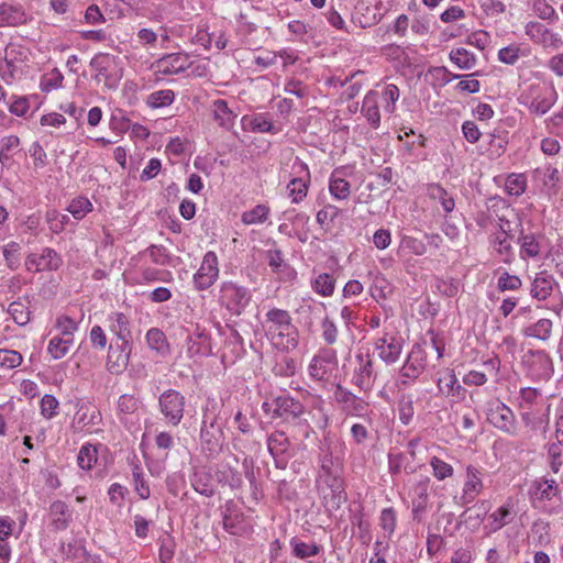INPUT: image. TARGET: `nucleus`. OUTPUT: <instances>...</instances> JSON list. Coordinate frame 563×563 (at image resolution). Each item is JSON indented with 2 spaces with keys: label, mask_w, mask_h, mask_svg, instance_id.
<instances>
[{
  "label": "nucleus",
  "mask_w": 563,
  "mask_h": 563,
  "mask_svg": "<svg viewBox=\"0 0 563 563\" xmlns=\"http://www.w3.org/2000/svg\"><path fill=\"white\" fill-rule=\"evenodd\" d=\"M262 328L271 344L283 352L295 350L298 345V329L292 323L289 311L273 307L266 313Z\"/></svg>",
  "instance_id": "f257e3e1"
},
{
  "label": "nucleus",
  "mask_w": 563,
  "mask_h": 563,
  "mask_svg": "<svg viewBox=\"0 0 563 563\" xmlns=\"http://www.w3.org/2000/svg\"><path fill=\"white\" fill-rule=\"evenodd\" d=\"M558 100V92L552 84L531 82L520 92L518 101L530 112L543 115L550 111Z\"/></svg>",
  "instance_id": "f03ea898"
},
{
  "label": "nucleus",
  "mask_w": 563,
  "mask_h": 563,
  "mask_svg": "<svg viewBox=\"0 0 563 563\" xmlns=\"http://www.w3.org/2000/svg\"><path fill=\"white\" fill-rule=\"evenodd\" d=\"M252 294L245 286L227 280L220 285L219 303L231 316H241L249 307Z\"/></svg>",
  "instance_id": "7ed1b4c3"
},
{
  "label": "nucleus",
  "mask_w": 563,
  "mask_h": 563,
  "mask_svg": "<svg viewBox=\"0 0 563 563\" xmlns=\"http://www.w3.org/2000/svg\"><path fill=\"white\" fill-rule=\"evenodd\" d=\"M545 401L539 389L533 387H523L519 391V408L521 409V420L527 427L536 429L544 422L539 415L544 408Z\"/></svg>",
  "instance_id": "20e7f679"
},
{
  "label": "nucleus",
  "mask_w": 563,
  "mask_h": 563,
  "mask_svg": "<svg viewBox=\"0 0 563 563\" xmlns=\"http://www.w3.org/2000/svg\"><path fill=\"white\" fill-rule=\"evenodd\" d=\"M262 409L265 413L272 415V418H282L287 421L299 419L305 413V406L287 393L264 401Z\"/></svg>",
  "instance_id": "39448f33"
},
{
  "label": "nucleus",
  "mask_w": 563,
  "mask_h": 563,
  "mask_svg": "<svg viewBox=\"0 0 563 563\" xmlns=\"http://www.w3.org/2000/svg\"><path fill=\"white\" fill-rule=\"evenodd\" d=\"M486 416L487 421L496 429L511 437L518 435L519 428L516 416L512 409L501 400L493 399L488 401Z\"/></svg>",
  "instance_id": "423d86ee"
},
{
  "label": "nucleus",
  "mask_w": 563,
  "mask_h": 563,
  "mask_svg": "<svg viewBox=\"0 0 563 563\" xmlns=\"http://www.w3.org/2000/svg\"><path fill=\"white\" fill-rule=\"evenodd\" d=\"M338 369V354L334 349L321 347L308 365L309 377L314 382H329Z\"/></svg>",
  "instance_id": "0eeeda50"
},
{
  "label": "nucleus",
  "mask_w": 563,
  "mask_h": 563,
  "mask_svg": "<svg viewBox=\"0 0 563 563\" xmlns=\"http://www.w3.org/2000/svg\"><path fill=\"white\" fill-rule=\"evenodd\" d=\"M319 492L322 505L329 512L338 510L346 501L343 481L336 475H328L320 482Z\"/></svg>",
  "instance_id": "6e6552de"
},
{
  "label": "nucleus",
  "mask_w": 563,
  "mask_h": 563,
  "mask_svg": "<svg viewBox=\"0 0 563 563\" xmlns=\"http://www.w3.org/2000/svg\"><path fill=\"white\" fill-rule=\"evenodd\" d=\"M511 230L505 225L498 224V228L488 236V245L492 254L498 258L500 263L511 264L515 260V251L511 244Z\"/></svg>",
  "instance_id": "1a4fd4ad"
},
{
  "label": "nucleus",
  "mask_w": 563,
  "mask_h": 563,
  "mask_svg": "<svg viewBox=\"0 0 563 563\" xmlns=\"http://www.w3.org/2000/svg\"><path fill=\"white\" fill-rule=\"evenodd\" d=\"M484 474L485 470L481 466L468 464L465 467V478L462 487L461 496L459 497V504L461 506H467L475 501L484 490Z\"/></svg>",
  "instance_id": "9d476101"
},
{
  "label": "nucleus",
  "mask_w": 563,
  "mask_h": 563,
  "mask_svg": "<svg viewBox=\"0 0 563 563\" xmlns=\"http://www.w3.org/2000/svg\"><path fill=\"white\" fill-rule=\"evenodd\" d=\"M219 260L213 251H208L198 271L194 274L192 284L195 289L202 291L209 289L219 278Z\"/></svg>",
  "instance_id": "9b49d317"
},
{
  "label": "nucleus",
  "mask_w": 563,
  "mask_h": 563,
  "mask_svg": "<svg viewBox=\"0 0 563 563\" xmlns=\"http://www.w3.org/2000/svg\"><path fill=\"white\" fill-rule=\"evenodd\" d=\"M186 399L175 389L165 390L158 398L159 410L166 421L178 426L184 417Z\"/></svg>",
  "instance_id": "f8f14e48"
},
{
  "label": "nucleus",
  "mask_w": 563,
  "mask_h": 563,
  "mask_svg": "<svg viewBox=\"0 0 563 563\" xmlns=\"http://www.w3.org/2000/svg\"><path fill=\"white\" fill-rule=\"evenodd\" d=\"M95 70V80L108 89H114L119 85L120 76L114 73L115 57L110 54H97L90 60Z\"/></svg>",
  "instance_id": "ddd939ff"
},
{
  "label": "nucleus",
  "mask_w": 563,
  "mask_h": 563,
  "mask_svg": "<svg viewBox=\"0 0 563 563\" xmlns=\"http://www.w3.org/2000/svg\"><path fill=\"white\" fill-rule=\"evenodd\" d=\"M291 168L296 177L290 179L287 185L288 197L292 203H300L308 194L310 170L308 165L298 157L295 158Z\"/></svg>",
  "instance_id": "4468645a"
},
{
  "label": "nucleus",
  "mask_w": 563,
  "mask_h": 563,
  "mask_svg": "<svg viewBox=\"0 0 563 563\" xmlns=\"http://www.w3.org/2000/svg\"><path fill=\"white\" fill-rule=\"evenodd\" d=\"M184 349L187 357L198 360L212 354L211 338L209 332L196 325L195 330L189 333L185 340Z\"/></svg>",
  "instance_id": "2eb2a0df"
},
{
  "label": "nucleus",
  "mask_w": 563,
  "mask_h": 563,
  "mask_svg": "<svg viewBox=\"0 0 563 563\" xmlns=\"http://www.w3.org/2000/svg\"><path fill=\"white\" fill-rule=\"evenodd\" d=\"M63 261L59 254L51 249L43 247L40 252H33L25 258V268L32 273L57 271Z\"/></svg>",
  "instance_id": "dca6fc26"
},
{
  "label": "nucleus",
  "mask_w": 563,
  "mask_h": 563,
  "mask_svg": "<svg viewBox=\"0 0 563 563\" xmlns=\"http://www.w3.org/2000/svg\"><path fill=\"white\" fill-rule=\"evenodd\" d=\"M426 365L427 354L424 350L419 344H415L400 369V384L406 386L415 382L423 373Z\"/></svg>",
  "instance_id": "f3484780"
},
{
  "label": "nucleus",
  "mask_w": 563,
  "mask_h": 563,
  "mask_svg": "<svg viewBox=\"0 0 563 563\" xmlns=\"http://www.w3.org/2000/svg\"><path fill=\"white\" fill-rule=\"evenodd\" d=\"M525 32L533 43L544 48L559 49L563 46L562 36L540 22H528Z\"/></svg>",
  "instance_id": "a211bd4d"
},
{
  "label": "nucleus",
  "mask_w": 563,
  "mask_h": 563,
  "mask_svg": "<svg viewBox=\"0 0 563 563\" xmlns=\"http://www.w3.org/2000/svg\"><path fill=\"white\" fill-rule=\"evenodd\" d=\"M402 346V339L389 332H384L383 335L376 338L374 341V350L377 352L378 357L388 365L399 360Z\"/></svg>",
  "instance_id": "6ab92c4d"
},
{
  "label": "nucleus",
  "mask_w": 563,
  "mask_h": 563,
  "mask_svg": "<svg viewBox=\"0 0 563 563\" xmlns=\"http://www.w3.org/2000/svg\"><path fill=\"white\" fill-rule=\"evenodd\" d=\"M523 363L533 379L548 380L553 373L552 360L544 351H529Z\"/></svg>",
  "instance_id": "aec40b11"
},
{
  "label": "nucleus",
  "mask_w": 563,
  "mask_h": 563,
  "mask_svg": "<svg viewBox=\"0 0 563 563\" xmlns=\"http://www.w3.org/2000/svg\"><path fill=\"white\" fill-rule=\"evenodd\" d=\"M131 351L132 342L111 343L107 354V369L114 375L123 373L129 365Z\"/></svg>",
  "instance_id": "412c9836"
},
{
  "label": "nucleus",
  "mask_w": 563,
  "mask_h": 563,
  "mask_svg": "<svg viewBox=\"0 0 563 563\" xmlns=\"http://www.w3.org/2000/svg\"><path fill=\"white\" fill-rule=\"evenodd\" d=\"M560 487L555 479L545 476L534 479L529 487V497L533 507L544 501H551L560 496Z\"/></svg>",
  "instance_id": "4be33fe9"
},
{
  "label": "nucleus",
  "mask_w": 563,
  "mask_h": 563,
  "mask_svg": "<svg viewBox=\"0 0 563 563\" xmlns=\"http://www.w3.org/2000/svg\"><path fill=\"white\" fill-rule=\"evenodd\" d=\"M231 405L230 397L225 399L220 398V400L208 397L203 409L202 422L224 426L232 415Z\"/></svg>",
  "instance_id": "5701e85b"
},
{
  "label": "nucleus",
  "mask_w": 563,
  "mask_h": 563,
  "mask_svg": "<svg viewBox=\"0 0 563 563\" xmlns=\"http://www.w3.org/2000/svg\"><path fill=\"white\" fill-rule=\"evenodd\" d=\"M31 15L25 8L14 1L8 0L0 3V27H15L26 24Z\"/></svg>",
  "instance_id": "b1692460"
},
{
  "label": "nucleus",
  "mask_w": 563,
  "mask_h": 563,
  "mask_svg": "<svg viewBox=\"0 0 563 563\" xmlns=\"http://www.w3.org/2000/svg\"><path fill=\"white\" fill-rule=\"evenodd\" d=\"M192 63L189 56L184 53L166 54L152 65L156 73L162 75H178L190 68Z\"/></svg>",
  "instance_id": "393cba45"
},
{
  "label": "nucleus",
  "mask_w": 563,
  "mask_h": 563,
  "mask_svg": "<svg viewBox=\"0 0 563 563\" xmlns=\"http://www.w3.org/2000/svg\"><path fill=\"white\" fill-rule=\"evenodd\" d=\"M544 235L536 232H525L521 230L517 238L519 245V257L522 261L538 260L542 254V241Z\"/></svg>",
  "instance_id": "a878e982"
},
{
  "label": "nucleus",
  "mask_w": 563,
  "mask_h": 563,
  "mask_svg": "<svg viewBox=\"0 0 563 563\" xmlns=\"http://www.w3.org/2000/svg\"><path fill=\"white\" fill-rule=\"evenodd\" d=\"M200 440L203 451L209 455L218 454L224 443L223 426L201 422Z\"/></svg>",
  "instance_id": "bb28decb"
},
{
  "label": "nucleus",
  "mask_w": 563,
  "mask_h": 563,
  "mask_svg": "<svg viewBox=\"0 0 563 563\" xmlns=\"http://www.w3.org/2000/svg\"><path fill=\"white\" fill-rule=\"evenodd\" d=\"M356 360L358 364L354 369L352 383L362 390H368L375 380L374 361L368 354H358Z\"/></svg>",
  "instance_id": "cd10ccee"
},
{
  "label": "nucleus",
  "mask_w": 563,
  "mask_h": 563,
  "mask_svg": "<svg viewBox=\"0 0 563 563\" xmlns=\"http://www.w3.org/2000/svg\"><path fill=\"white\" fill-rule=\"evenodd\" d=\"M290 448V440L284 431H274L267 438V449L269 454L274 457L277 467L284 468Z\"/></svg>",
  "instance_id": "c85d7f7f"
},
{
  "label": "nucleus",
  "mask_w": 563,
  "mask_h": 563,
  "mask_svg": "<svg viewBox=\"0 0 563 563\" xmlns=\"http://www.w3.org/2000/svg\"><path fill=\"white\" fill-rule=\"evenodd\" d=\"M515 506V500L509 497L501 506L489 514L487 520L490 532H496L514 521L517 515Z\"/></svg>",
  "instance_id": "c756f323"
},
{
  "label": "nucleus",
  "mask_w": 563,
  "mask_h": 563,
  "mask_svg": "<svg viewBox=\"0 0 563 563\" xmlns=\"http://www.w3.org/2000/svg\"><path fill=\"white\" fill-rule=\"evenodd\" d=\"M558 282L548 271H541L536 274L530 287V295L533 299L544 301L551 297Z\"/></svg>",
  "instance_id": "7c9ffc66"
},
{
  "label": "nucleus",
  "mask_w": 563,
  "mask_h": 563,
  "mask_svg": "<svg viewBox=\"0 0 563 563\" xmlns=\"http://www.w3.org/2000/svg\"><path fill=\"white\" fill-rule=\"evenodd\" d=\"M379 92L377 90H368L363 98L361 112L366 119L369 126L377 130L380 126L382 115L378 107Z\"/></svg>",
  "instance_id": "2f4dec72"
},
{
  "label": "nucleus",
  "mask_w": 563,
  "mask_h": 563,
  "mask_svg": "<svg viewBox=\"0 0 563 563\" xmlns=\"http://www.w3.org/2000/svg\"><path fill=\"white\" fill-rule=\"evenodd\" d=\"M107 327L119 342H131V323L123 312L114 311L107 316Z\"/></svg>",
  "instance_id": "473e14b6"
},
{
  "label": "nucleus",
  "mask_w": 563,
  "mask_h": 563,
  "mask_svg": "<svg viewBox=\"0 0 563 563\" xmlns=\"http://www.w3.org/2000/svg\"><path fill=\"white\" fill-rule=\"evenodd\" d=\"M437 386L439 393L445 397L462 399L465 397L466 389L460 384L453 369H448L438 379Z\"/></svg>",
  "instance_id": "72a5a7b5"
},
{
  "label": "nucleus",
  "mask_w": 563,
  "mask_h": 563,
  "mask_svg": "<svg viewBox=\"0 0 563 563\" xmlns=\"http://www.w3.org/2000/svg\"><path fill=\"white\" fill-rule=\"evenodd\" d=\"M170 258L172 256L165 246L152 244L133 256L131 261L133 262V265H139V263L147 262V260H150L155 265L166 266L169 265Z\"/></svg>",
  "instance_id": "f704fd0d"
},
{
  "label": "nucleus",
  "mask_w": 563,
  "mask_h": 563,
  "mask_svg": "<svg viewBox=\"0 0 563 563\" xmlns=\"http://www.w3.org/2000/svg\"><path fill=\"white\" fill-rule=\"evenodd\" d=\"M101 421V413L95 407L80 405L74 416V426L80 431L90 429Z\"/></svg>",
  "instance_id": "c9c22d12"
},
{
  "label": "nucleus",
  "mask_w": 563,
  "mask_h": 563,
  "mask_svg": "<svg viewBox=\"0 0 563 563\" xmlns=\"http://www.w3.org/2000/svg\"><path fill=\"white\" fill-rule=\"evenodd\" d=\"M429 478L418 482L412 487V515L415 520H419L420 516L426 511L428 504Z\"/></svg>",
  "instance_id": "e433bc0d"
},
{
  "label": "nucleus",
  "mask_w": 563,
  "mask_h": 563,
  "mask_svg": "<svg viewBox=\"0 0 563 563\" xmlns=\"http://www.w3.org/2000/svg\"><path fill=\"white\" fill-rule=\"evenodd\" d=\"M134 266L137 268V273L141 277L140 283H172L174 280L170 271L151 267L146 262L139 263V265Z\"/></svg>",
  "instance_id": "4c0bfd02"
},
{
  "label": "nucleus",
  "mask_w": 563,
  "mask_h": 563,
  "mask_svg": "<svg viewBox=\"0 0 563 563\" xmlns=\"http://www.w3.org/2000/svg\"><path fill=\"white\" fill-rule=\"evenodd\" d=\"M139 410V400L129 394H123L119 397L117 402V413L120 421L124 424L133 422L134 416Z\"/></svg>",
  "instance_id": "58836bf2"
},
{
  "label": "nucleus",
  "mask_w": 563,
  "mask_h": 563,
  "mask_svg": "<svg viewBox=\"0 0 563 563\" xmlns=\"http://www.w3.org/2000/svg\"><path fill=\"white\" fill-rule=\"evenodd\" d=\"M211 111L214 121H217L220 126L229 130L234 125L236 115L232 110L229 109L228 102L225 100H214L211 104Z\"/></svg>",
  "instance_id": "ea45409f"
},
{
  "label": "nucleus",
  "mask_w": 563,
  "mask_h": 563,
  "mask_svg": "<svg viewBox=\"0 0 563 563\" xmlns=\"http://www.w3.org/2000/svg\"><path fill=\"white\" fill-rule=\"evenodd\" d=\"M191 487L200 495L212 497L214 495V486L212 476L209 472L200 468L195 470L190 478Z\"/></svg>",
  "instance_id": "a19ab883"
},
{
  "label": "nucleus",
  "mask_w": 563,
  "mask_h": 563,
  "mask_svg": "<svg viewBox=\"0 0 563 563\" xmlns=\"http://www.w3.org/2000/svg\"><path fill=\"white\" fill-rule=\"evenodd\" d=\"M329 191L335 200H345L351 195L350 183L342 177L341 170L335 169L329 178Z\"/></svg>",
  "instance_id": "79ce46f5"
},
{
  "label": "nucleus",
  "mask_w": 563,
  "mask_h": 563,
  "mask_svg": "<svg viewBox=\"0 0 563 563\" xmlns=\"http://www.w3.org/2000/svg\"><path fill=\"white\" fill-rule=\"evenodd\" d=\"M553 322L548 318L539 319L537 322L522 329L526 338H533L540 341H547L552 334Z\"/></svg>",
  "instance_id": "37998d69"
},
{
  "label": "nucleus",
  "mask_w": 563,
  "mask_h": 563,
  "mask_svg": "<svg viewBox=\"0 0 563 563\" xmlns=\"http://www.w3.org/2000/svg\"><path fill=\"white\" fill-rule=\"evenodd\" d=\"M449 59L461 70H471L477 64V56L464 47L451 49Z\"/></svg>",
  "instance_id": "c03bdc74"
},
{
  "label": "nucleus",
  "mask_w": 563,
  "mask_h": 563,
  "mask_svg": "<svg viewBox=\"0 0 563 563\" xmlns=\"http://www.w3.org/2000/svg\"><path fill=\"white\" fill-rule=\"evenodd\" d=\"M242 120L244 123L247 122L250 130L255 133L276 134L280 131L272 123L266 113H256L251 117H244Z\"/></svg>",
  "instance_id": "a18cd8bd"
},
{
  "label": "nucleus",
  "mask_w": 563,
  "mask_h": 563,
  "mask_svg": "<svg viewBox=\"0 0 563 563\" xmlns=\"http://www.w3.org/2000/svg\"><path fill=\"white\" fill-rule=\"evenodd\" d=\"M20 139L16 135H8L0 141V164L2 167L9 168L12 157L19 152Z\"/></svg>",
  "instance_id": "49530a36"
},
{
  "label": "nucleus",
  "mask_w": 563,
  "mask_h": 563,
  "mask_svg": "<svg viewBox=\"0 0 563 563\" xmlns=\"http://www.w3.org/2000/svg\"><path fill=\"white\" fill-rule=\"evenodd\" d=\"M271 209L267 205L260 203L241 214V221L245 225L263 224L267 221Z\"/></svg>",
  "instance_id": "de8ad7c7"
},
{
  "label": "nucleus",
  "mask_w": 563,
  "mask_h": 563,
  "mask_svg": "<svg viewBox=\"0 0 563 563\" xmlns=\"http://www.w3.org/2000/svg\"><path fill=\"white\" fill-rule=\"evenodd\" d=\"M400 91L395 84H386L379 93V99L383 102V110L386 114H394L396 111V103L399 100Z\"/></svg>",
  "instance_id": "09e8293b"
},
{
  "label": "nucleus",
  "mask_w": 563,
  "mask_h": 563,
  "mask_svg": "<svg viewBox=\"0 0 563 563\" xmlns=\"http://www.w3.org/2000/svg\"><path fill=\"white\" fill-rule=\"evenodd\" d=\"M49 509L51 515L54 517L53 525L55 529H66L71 518V514L68 509V506L62 500H56L51 505Z\"/></svg>",
  "instance_id": "8fccbe9b"
},
{
  "label": "nucleus",
  "mask_w": 563,
  "mask_h": 563,
  "mask_svg": "<svg viewBox=\"0 0 563 563\" xmlns=\"http://www.w3.org/2000/svg\"><path fill=\"white\" fill-rule=\"evenodd\" d=\"M289 544L291 547L292 554L296 558L301 559V560H305V559H308L311 556H316L322 550L321 545H319L314 542L306 543L298 538H291L289 541Z\"/></svg>",
  "instance_id": "3c124183"
},
{
  "label": "nucleus",
  "mask_w": 563,
  "mask_h": 563,
  "mask_svg": "<svg viewBox=\"0 0 563 563\" xmlns=\"http://www.w3.org/2000/svg\"><path fill=\"white\" fill-rule=\"evenodd\" d=\"M311 288L322 297H330L334 292L335 279L331 274L321 273L311 280Z\"/></svg>",
  "instance_id": "603ef678"
},
{
  "label": "nucleus",
  "mask_w": 563,
  "mask_h": 563,
  "mask_svg": "<svg viewBox=\"0 0 563 563\" xmlns=\"http://www.w3.org/2000/svg\"><path fill=\"white\" fill-rule=\"evenodd\" d=\"M545 449L549 468L556 474L563 466V444L550 441Z\"/></svg>",
  "instance_id": "864d4df0"
},
{
  "label": "nucleus",
  "mask_w": 563,
  "mask_h": 563,
  "mask_svg": "<svg viewBox=\"0 0 563 563\" xmlns=\"http://www.w3.org/2000/svg\"><path fill=\"white\" fill-rule=\"evenodd\" d=\"M527 177L522 173H511L507 175L505 181V191L509 196L520 197L527 189Z\"/></svg>",
  "instance_id": "5fc2aeb1"
},
{
  "label": "nucleus",
  "mask_w": 563,
  "mask_h": 563,
  "mask_svg": "<svg viewBox=\"0 0 563 563\" xmlns=\"http://www.w3.org/2000/svg\"><path fill=\"white\" fill-rule=\"evenodd\" d=\"M428 196L431 199L439 200L445 213L454 210L455 201L449 196L448 191L439 184H430L428 186Z\"/></svg>",
  "instance_id": "6e6d98bb"
},
{
  "label": "nucleus",
  "mask_w": 563,
  "mask_h": 563,
  "mask_svg": "<svg viewBox=\"0 0 563 563\" xmlns=\"http://www.w3.org/2000/svg\"><path fill=\"white\" fill-rule=\"evenodd\" d=\"M15 48L10 47L5 52V57L0 59V77L7 85H12L16 79L18 66L9 58Z\"/></svg>",
  "instance_id": "4d7b16f0"
},
{
  "label": "nucleus",
  "mask_w": 563,
  "mask_h": 563,
  "mask_svg": "<svg viewBox=\"0 0 563 563\" xmlns=\"http://www.w3.org/2000/svg\"><path fill=\"white\" fill-rule=\"evenodd\" d=\"M219 483L228 485L231 489H240L243 486V478L239 471L231 466H223L217 472Z\"/></svg>",
  "instance_id": "13d9d810"
},
{
  "label": "nucleus",
  "mask_w": 563,
  "mask_h": 563,
  "mask_svg": "<svg viewBox=\"0 0 563 563\" xmlns=\"http://www.w3.org/2000/svg\"><path fill=\"white\" fill-rule=\"evenodd\" d=\"M175 100V92L172 89L156 90L146 97V106L152 109L170 106Z\"/></svg>",
  "instance_id": "bf43d9fd"
},
{
  "label": "nucleus",
  "mask_w": 563,
  "mask_h": 563,
  "mask_svg": "<svg viewBox=\"0 0 563 563\" xmlns=\"http://www.w3.org/2000/svg\"><path fill=\"white\" fill-rule=\"evenodd\" d=\"M23 362L20 352L9 349H0V373H8L19 367Z\"/></svg>",
  "instance_id": "052dcab7"
},
{
  "label": "nucleus",
  "mask_w": 563,
  "mask_h": 563,
  "mask_svg": "<svg viewBox=\"0 0 563 563\" xmlns=\"http://www.w3.org/2000/svg\"><path fill=\"white\" fill-rule=\"evenodd\" d=\"M73 344L71 340L54 335L48 342L47 353L52 358L60 360L69 352Z\"/></svg>",
  "instance_id": "680f3d73"
},
{
  "label": "nucleus",
  "mask_w": 563,
  "mask_h": 563,
  "mask_svg": "<svg viewBox=\"0 0 563 563\" xmlns=\"http://www.w3.org/2000/svg\"><path fill=\"white\" fill-rule=\"evenodd\" d=\"M429 465L432 470V475L438 481H445L454 475L453 466L439 456H431L429 459Z\"/></svg>",
  "instance_id": "e2e57ef3"
},
{
  "label": "nucleus",
  "mask_w": 563,
  "mask_h": 563,
  "mask_svg": "<svg viewBox=\"0 0 563 563\" xmlns=\"http://www.w3.org/2000/svg\"><path fill=\"white\" fill-rule=\"evenodd\" d=\"M64 76L58 68H53L42 75L40 80V88L43 92H51L52 90L62 87Z\"/></svg>",
  "instance_id": "0e129e2a"
},
{
  "label": "nucleus",
  "mask_w": 563,
  "mask_h": 563,
  "mask_svg": "<svg viewBox=\"0 0 563 563\" xmlns=\"http://www.w3.org/2000/svg\"><path fill=\"white\" fill-rule=\"evenodd\" d=\"M145 339L151 350H154L158 353H166L168 351L166 335L158 328H151L146 332Z\"/></svg>",
  "instance_id": "69168bd1"
},
{
  "label": "nucleus",
  "mask_w": 563,
  "mask_h": 563,
  "mask_svg": "<svg viewBox=\"0 0 563 563\" xmlns=\"http://www.w3.org/2000/svg\"><path fill=\"white\" fill-rule=\"evenodd\" d=\"M97 462V448L90 443L84 444L77 455L78 466L89 471Z\"/></svg>",
  "instance_id": "338daca9"
},
{
  "label": "nucleus",
  "mask_w": 563,
  "mask_h": 563,
  "mask_svg": "<svg viewBox=\"0 0 563 563\" xmlns=\"http://www.w3.org/2000/svg\"><path fill=\"white\" fill-rule=\"evenodd\" d=\"M7 311L18 325H26L30 322L31 311L22 301L11 302Z\"/></svg>",
  "instance_id": "774afa93"
}]
</instances>
